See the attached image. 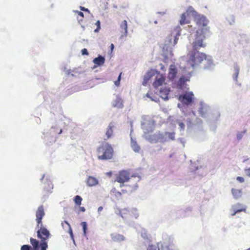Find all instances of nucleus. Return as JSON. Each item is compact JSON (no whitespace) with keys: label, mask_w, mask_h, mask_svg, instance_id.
Instances as JSON below:
<instances>
[{"label":"nucleus","mask_w":250,"mask_h":250,"mask_svg":"<svg viewBox=\"0 0 250 250\" xmlns=\"http://www.w3.org/2000/svg\"><path fill=\"white\" fill-rule=\"evenodd\" d=\"M175 134L174 132H165L164 133V135L167 137L169 140H175Z\"/></svg>","instance_id":"obj_24"},{"label":"nucleus","mask_w":250,"mask_h":250,"mask_svg":"<svg viewBox=\"0 0 250 250\" xmlns=\"http://www.w3.org/2000/svg\"><path fill=\"white\" fill-rule=\"evenodd\" d=\"M178 125H179V127L180 128L181 130H184L185 128V125L182 122H179Z\"/></svg>","instance_id":"obj_33"},{"label":"nucleus","mask_w":250,"mask_h":250,"mask_svg":"<svg viewBox=\"0 0 250 250\" xmlns=\"http://www.w3.org/2000/svg\"><path fill=\"white\" fill-rule=\"evenodd\" d=\"M44 215L43 207L41 205L39 207L36 212L37 227L39 228L40 225V229L37 231L38 238L41 239L40 244L38 240L31 238L30 241L32 247L28 245H24L21 246V250H47L48 244L46 241L50 237V233L45 228L42 226V219Z\"/></svg>","instance_id":"obj_1"},{"label":"nucleus","mask_w":250,"mask_h":250,"mask_svg":"<svg viewBox=\"0 0 250 250\" xmlns=\"http://www.w3.org/2000/svg\"><path fill=\"white\" fill-rule=\"evenodd\" d=\"M131 147L132 149L136 152H138L140 150V146L138 145L135 141L132 139H131Z\"/></svg>","instance_id":"obj_21"},{"label":"nucleus","mask_w":250,"mask_h":250,"mask_svg":"<svg viewBox=\"0 0 250 250\" xmlns=\"http://www.w3.org/2000/svg\"><path fill=\"white\" fill-rule=\"evenodd\" d=\"M120 27L121 32L123 33V34L121 36V38H123L124 37H126L127 34V21L126 20L123 21L120 24Z\"/></svg>","instance_id":"obj_12"},{"label":"nucleus","mask_w":250,"mask_h":250,"mask_svg":"<svg viewBox=\"0 0 250 250\" xmlns=\"http://www.w3.org/2000/svg\"><path fill=\"white\" fill-rule=\"evenodd\" d=\"M111 239L113 241H122L125 240V237L121 234L117 233H113L111 235Z\"/></svg>","instance_id":"obj_19"},{"label":"nucleus","mask_w":250,"mask_h":250,"mask_svg":"<svg viewBox=\"0 0 250 250\" xmlns=\"http://www.w3.org/2000/svg\"><path fill=\"white\" fill-rule=\"evenodd\" d=\"M247 207L246 206L240 203L236 204L232 206L230 212L231 216H234L237 213L242 211L246 212Z\"/></svg>","instance_id":"obj_8"},{"label":"nucleus","mask_w":250,"mask_h":250,"mask_svg":"<svg viewBox=\"0 0 250 250\" xmlns=\"http://www.w3.org/2000/svg\"><path fill=\"white\" fill-rule=\"evenodd\" d=\"M241 138V136H238V138L239 139H240Z\"/></svg>","instance_id":"obj_44"},{"label":"nucleus","mask_w":250,"mask_h":250,"mask_svg":"<svg viewBox=\"0 0 250 250\" xmlns=\"http://www.w3.org/2000/svg\"><path fill=\"white\" fill-rule=\"evenodd\" d=\"M98 183L97 179L92 176H89L87 179L86 183L89 187H92L96 185Z\"/></svg>","instance_id":"obj_18"},{"label":"nucleus","mask_w":250,"mask_h":250,"mask_svg":"<svg viewBox=\"0 0 250 250\" xmlns=\"http://www.w3.org/2000/svg\"><path fill=\"white\" fill-rule=\"evenodd\" d=\"M96 25H97V28L94 30V32H98L101 28L100 21H97Z\"/></svg>","instance_id":"obj_30"},{"label":"nucleus","mask_w":250,"mask_h":250,"mask_svg":"<svg viewBox=\"0 0 250 250\" xmlns=\"http://www.w3.org/2000/svg\"><path fill=\"white\" fill-rule=\"evenodd\" d=\"M104 62V58L101 55L99 56L97 58H96L93 60L94 63L98 66H101L103 65Z\"/></svg>","instance_id":"obj_17"},{"label":"nucleus","mask_w":250,"mask_h":250,"mask_svg":"<svg viewBox=\"0 0 250 250\" xmlns=\"http://www.w3.org/2000/svg\"><path fill=\"white\" fill-rule=\"evenodd\" d=\"M62 226L64 229H68V233L70 234L71 236L72 237H73V234L72 230L71 228L70 225L69 224V223L66 221H64L62 223Z\"/></svg>","instance_id":"obj_20"},{"label":"nucleus","mask_w":250,"mask_h":250,"mask_svg":"<svg viewBox=\"0 0 250 250\" xmlns=\"http://www.w3.org/2000/svg\"><path fill=\"white\" fill-rule=\"evenodd\" d=\"M82 228H83V235L84 236H86V230H87V223L86 222H82L81 224Z\"/></svg>","instance_id":"obj_26"},{"label":"nucleus","mask_w":250,"mask_h":250,"mask_svg":"<svg viewBox=\"0 0 250 250\" xmlns=\"http://www.w3.org/2000/svg\"><path fill=\"white\" fill-rule=\"evenodd\" d=\"M174 31L176 32V33H175V35H173L174 41H173V45H175L177 44V42L179 40V37L181 35V29L180 27H179V26L176 27L174 30ZM172 36H173V33L170 35L169 37L172 38ZM171 40V38H170V40Z\"/></svg>","instance_id":"obj_13"},{"label":"nucleus","mask_w":250,"mask_h":250,"mask_svg":"<svg viewBox=\"0 0 250 250\" xmlns=\"http://www.w3.org/2000/svg\"><path fill=\"white\" fill-rule=\"evenodd\" d=\"M153 75L152 72H147L144 77L143 85H146L148 81L150 80V79L152 77Z\"/></svg>","instance_id":"obj_23"},{"label":"nucleus","mask_w":250,"mask_h":250,"mask_svg":"<svg viewBox=\"0 0 250 250\" xmlns=\"http://www.w3.org/2000/svg\"><path fill=\"white\" fill-rule=\"evenodd\" d=\"M239 69L238 67H235V79H236L238 76V74H239Z\"/></svg>","instance_id":"obj_32"},{"label":"nucleus","mask_w":250,"mask_h":250,"mask_svg":"<svg viewBox=\"0 0 250 250\" xmlns=\"http://www.w3.org/2000/svg\"><path fill=\"white\" fill-rule=\"evenodd\" d=\"M166 80L165 77L160 73H158L155 78V80L153 83V86L155 88L162 85Z\"/></svg>","instance_id":"obj_9"},{"label":"nucleus","mask_w":250,"mask_h":250,"mask_svg":"<svg viewBox=\"0 0 250 250\" xmlns=\"http://www.w3.org/2000/svg\"><path fill=\"white\" fill-rule=\"evenodd\" d=\"M170 92V88H167L166 87L162 88L160 90V97L164 99L167 100L168 99V95Z\"/></svg>","instance_id":"obj_14"},{"label":"nucleus","mask_w":250,"mask_h":250,"mask_svg":"<svg viewBox=\"0 0 250 250\" xmlns=\"http://www.w3.org/2000/svg\"><path fill=\"white\" fill-rule=\"evenodd\" d=\"M187 63L193 69L203 64L205 69L211 68L213 64V59L211 56L198 51H194L189 55Z\"/></svg>","instance_id":"obj_2"},{"label":"nucleus","mask_w":250,"mask_h":250,"mask_svg":"<svg viewBox=\"0 0 250 250\" xmlns=\"http://www.w3.org/2000/svg\"><path fill=\"white\" fill-rule=\"evenodd\" d=\"M206 34L196 35L195 41L193 42V48L195 50L200 49L201 47H205L206 44L203 42V40L206 38Z\"/></svg>","instance_id":"obj_7"},{"label":"nucleus","mask_w":250,"mask_h":250,"mask_svg":"<svg viewBox=\"0 0 250 250\" xmlns=\"http://www.w3.org/2000/svg\"><path fill=\"white\" fill-rule=\"evenodd\" d=\"M245 172H246L247 175L250 177V168L245 169Z\"/></svg>","instance_id":"obj_36"},{"label":"nucleus","mask_w":250,"mask_h":250,"mask_svg":"<svg viewBox=\"0 0 250 250\" xmlns=\"http://www.w3.org/2000/svg\"><path fill=\"white\" fill-rule=\"evenodd\" d=\"M177 73V70L175 65L171 64L169 66L168 78L171 80H173L176 77Z\"/></svg>","instance_id":"obj_11"},{"label":"nucleus","mask_w":250,"mask_h":250,"mask_svg":"<svg viewBox=\"0 0 250 250\" xmlns=\"http://www.w3.org/2000/svg\"><path fill=\"white\" fill-rule=\"evenodd\" d=\"M103 209V208L102 207H99L98 208V211L99 213L101 212Z\"/></svg>","instance_id":"obj_40"},{"label":"nucleus","mask_w":250,"mask_h":250,"mask_svg":"<svg viewBox=\"0 0 250 250\" xmlns=\"http://www.w3.org/2000/svg\"><path fill=\"white\" fill-rule=\"evenodd\" d=\"M189 14H188L187 11L186 12L183 13L180 16V20L179 21V24L181 25L184 24H189L190 23V20L188 16Z\"/></svg>","instance_id":"obj_10"},{"label":"nucleus","mask_w":250,"mask_h":250,"mask_svg":"<svg viewBox=\"0 0 250 250\" xmlns=\"http://www.w3.org/2000/svg\"><path fill=\"white\" fill-rule=\"evenodd\" d=\"M122 72L120 74L119 76H118V80L116 81H115L114 83H115V84L118 86H119L120 85V81H121V75H122Z\"/></svg>","instance_id":"obj_29"},{"label":"nucleus","mask_w":250,"mask_h":250,"mask_svg":"<svg viewBox=\"0 0 250 250\" xmlns=\"http://www.w3.org/2000/svg\"><path fill=\"white\" fill-rule=\"evenodd\" d=\"M231 191L234 197L236 199L240 198L242 195L241 190L232 188Z\"/></svg>","instance_id":"obj_22"},{"label":"nucleus","mask_w":250,"mask_h":250,"mask_svg":"<svg viewBox=\"0 0 250 250\" xmlns=\"http://www.w3.org/2000/svg\"><path fill=\"white\" fill-rule=\"evenodd\" d=\"M187 12L193 18V21L198 28L196 31L197 35L206 34L209 32V27L208 26L209 21L205 16L199 14L191 6L188 7Z\"/></svg>","instance_id":"obj_3"},{"label":"nucleus","mask_w":250,"mask_h":250,"mask_svg":"<svg viewBox=\"0 0 250 250\" xmlns=\"http://www.w3.org/2000/svg\"><path fill=\"white\" fill-rule=\"evenodd\" d=\"M80 8L81 10H82V11H86V12H88V13L89 12V10L87 8H86L84 7L80 6Z\"/></svg>","instance_id":"obj_35"},{"label":"nucleus","mask_w":250,"mask_h":250,"mask_svg":"<svg viewBox=\"0 0 250 250\" xmlns=\"http://www.w3.org/2000/svg\"><path fill=\"white\" fill-rule=\"evenodd\" d=\"M79 209L82 212H84L85 211V208L83 207H80Z\"/></svg>","instance_id":"obj_37"},{"label":"nucleus","mask_w":250,"mask_h":250,"mask_svg":"<svg viewBox=\"0 0 250 250\" xmlns=\"http://www.w3.org/2000/svg\"><path fill=\"white\" fill-rule=\"evenodd\" d=\"M62 132V129H61V130H60V132H59V134H61Z\"/></svg>","instance_id":"obj_43"},{"label":"nucleus","mask_w":250,"mask_h":250,"mask_svg":"<svg viewBox=\"0 0 250 250\" xmlns=\"http://www.w3.org/2000/svg\"><path fill=\"white\" fill-rule=\"evenodd\" d=\"M140 180V176L136 174H131L129 170H122L116 175L115 181L123 185L125 182L132 181L130 187L132 189L137 188V183Z\"/></svg>","instance_id":"obj_4"},{"label":"nucleus","mask_w":250,"mask_h":250,"mask_svg":"<svg viewBox=\"0 0 250 250\" xmlns=\"http://www.w3.org/2000/svg\"><path fill=\"white\" fill-rule=\"evenodd\" d=\"M74 12L75 13H77L78 14V16L80 17V18H79V17H77V19H78L79 22L82 21L83 18L84 17L83 13L81 11H79L77 10L74 11Z\"/></svg>","instance_id":"obj_27"},{"label":"nucleus","mask_w":250,"mask_h":250,"mask_svg":"<svg viewBox=\"0 0 250 250\" xmlns=\"http://www.w3.org/2000/svg\"><path fill=\"white\" fill-rule=\"evenodd\" d=\"M203 109V108L201 107V108H200V109L199 110V113L201 114V115L202 116H203L204 115L203 111H202Z\"/></svg>","instance_id":"obj_38"},{"label":"nucleus","mask_w":250,"mask_h":250,"mask_svg":"<svg viewBox=\"0 0 250 250\" xmlns=\"http://www.w3.org/2000/svg\"><path fill=\"white\" fill-rule=\"evenodd\" d=\"M97 152L99 160H106L112 158L114 151L111 145L106 142H102L97 148Z\"/></svg>","instance_id":"obj_5"},{"label":"nucleus","mask_w":250,"mask_h":250,"mask_svg":"<svg viewBox=\"0 0 250 250\" xmlns=\"http://www.w3.org/2000/svg\"><path fill=\"white\" fill-rule=\"evenodd\" d=\"M114 45L113 43H112L110 45V48H111V51L113 50V49H114Z\"/></svg>","instance_id":"obj_41"},{"label":"nucleus","mask_w":250,"mask_h":250,"mask_svg":"<svg viewBox=\"0 0 250 250\" xmlns=\"http://www.w3.org/2000/svg\"><path fill=\"white\" fill-rule=\"evenodd\" d=\"M82 54L83 55H88L89 53L86 48H83L81 51Z\"/></svg>","instance_id":"obj_31"},{"label":"nucleus","mask_w":250,"mask_h":250,"mask_svg":"<svg viewBox=\"0 0 250 250\" xmlns=\"http://www.w3.org/2000/svg\"><path fill=\"white\" fill-rule=\"evenodd\" d=\"M247 250H250V248H249Z\"/></svg>","instance_id":"obj_45"},{"label":"nucleus","mask_w":250,"mask_h":250,"mask_svg":"<svg viewBox=\"0 0 250 250\" xmlns=\"http://www.w3.org/2000/svg\"><path fill=\"white\" fill-rule=\"evenodd\" d=\"M236 179L238 181H239L240 183H243L244 182V179L242 177L238 176L236 178Z\"/></svg>","instance_id":"obj_34"},{"label":"nucleus","mask_w":250,"mask_h":250,"mask_svg":"<svg viewBox=\"0 0 250 250\" xmlns=\"http://www.w3.org/2000/svg\"><path fill=\"white\" fill-rule=\"evenodd\" d=\"M147 250H160V248L158 246L149 245Z\"/></svg>","instance_id":"obj_28"},{"label":"nucleus","mask_w":250,"mask_h":250,"mask_svg":"<svg viewBox=\"0 0 250 250\" xmlns=\"http://www.w3.org/2000/svg\"><path fill=\"white\" fill-rule=\"evenodd\" d=\"M112 106L114 107L122 108L124 106L123 101L120 97H117V98L113 101Z\"/></svg>","instance_id":"obj_15"},{"label":"nucleus","mask_w":250,"mask_h":250,"mask_svg":"<svg viewBox=\"0 0 250 250\" xmlns=\"http://www.w3.org/2000/svg\"><path fill=\"white\" fill-rule=\"evenodd\" d=\"M44 174H43V175H42V178H41V181H42V180H43V179L44 178Z\"/></svg>","instance_id":"obj_42"},{"label":"nucleus","mask_w":250,"mask_h":250,"mask_svg":"<svg viewBox=\"0 0 250 250\" xmlns=\"http://www.w3.org/2000/svg\"><path fill=\"white\" fill-rule=\"evenodd\" d=\"M114 128V125L113 123H111L108 126L107 128V130L105 133V135L107 138V139L110 138L113 134V128Z\"/></svg>","instance_id":"obj_16"},{"label":"nucleus","mask_w":250,"mask_h":250,"mask_svg":"<svg viewBox=\"0 0 250 250\" xmlns=\"http://www.w3.org/2000/svg\"><path fill=\"white\" fill-rule=\"evenodd\" d=\"M178 100L182 104L186 105H189L193 102L194 95L192 92H186L183 95H180Z\"/></svg>","instance_id":"obj_6"},{"label":"nucleus","mask_w":250,"mask_h":250,"mask_svg":"<svg viewBox=\"0 0 250 250\" xmlns=\"http://www.w3.org/2000/svg\"><path fill=\"white\" fill-rule=\"evenodd\" d=\"M83 200L82 198L79 195H76L74 198V201L75 204L78 206H80Z\"/></svg>","instance_id":"obj_25"},{"label":"nucleus","mask_w":250,"mask_h":250,"mask_svg":"<svg viewBox=\"0 0 250 250\" xmlns=\"http://www.w3.org/2000/svg\"><path fill=\"white\" fill-rule=\"evenodd\" d=\"M162 250H170V249L169 248H165L164 246L161 247Z\"/></svg>","instance_id":"obj_39"}]
</instances>
